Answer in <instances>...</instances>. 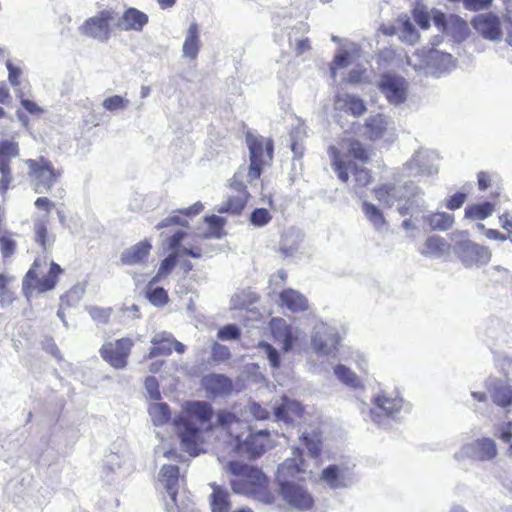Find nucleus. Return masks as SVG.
I'll list each match as a JSON object with an SVG mask.
<instances>
[{
    "label": "nucleus",
    "instance_id": "obj_49",
    "mask_svg": "<svg viewBox=\"0 0 512 512\" xmlns=\"http://www.w3.org/2000/svg\"><path fill=\"white\" fill-rule=\"evenodd\" d=\"M0 173H1L0 194H4L8 190L9 184L11 183V181L13 179L11 170H10L9 159L0 158Z\"/></svg>",
    "mask_w": 512,
    "mask_h": 512
},
{
    "label": "nucleus",
    "instance_id": "obj_9",
    "mask_svg": "<svg viewBox=\"0 0 512 512\" xmlns=\"http://www.w3.org/2000/svg\"><path fill=\"white\" fill-rule=\"evenodd\" d=\"M310 339L313 351L320 356H328L336 351L341 340L337 329L322 321L313 326Z\"/></svg>",
    "mask_w": 512,
    "mask_h": 512
},
{
    "label": "nucleus",
    "instance_id": "obj_18",
    "mask_svg": "<svg viewBox=\"0 0 512 512\" xmlns=\"http://www.w3.org/2000/svg\"><path fill=\"white\" fill-rule=\"evenodd\" d=\"M293 456L287 458L277 469L278 484L284 481H290V478H296L300 474L305 473V461L300 449L295 448L292 452Z\"/></svg>",
    "mask_w": 512,
    "mask_h": 512
},
{
    "label": "nucleus",
    "instance_id": "obj_22",
    "mask_svg": "<svg viewBox=\"0 0 512 512\" xmlns=\"http://www.w3.org/2000/svg\"><path fill=\"white\" fill-rule=\"evenodd\" d=\"M433 23L436 29L443 32H466L467 23L460 16L450 14L446 16L437 9H432Z\"/></svg>",
    "mask_w": 512,
    "mask_h": 512
},
{
    "label": "nucleus",
    "instance_id": "obj_27",
    "mask_svg": "<svg viewBox=\"0 0 512 512\" xmlns=\"http://www.w3.org/2000/svg\"><path fill=\"white\" fill-rule=\"evenodd\" d=\"M151 248L152 245L149 241H141L122 252L121 262L129 266L140 264L147 257Z\"/></svg>",
    "mask_w": 512,
    "mask_h": 512
},
{
    "label": "nucleus",
    "instance_id": "obj_31",
    "mask_svg": "<svg viewBox=\"0 0 512 512\" xmlns=\"http://www.w3.org/2000/svg\"><path fill=\"white\" fill-rule=\"evenodd\" d=\"M449 245L446 240L438 235L429 236L420 251L422 255L432 258H441L447 253Z\"/></svg>",
    "mask_w": 512,
    "mask_h": 512
},
{
    "label": "nucleus",
    "instance_id": "obj_30",
    "mask_svg": "<svg viewBox=\"0 0 512 512\" xmlns=\"http://www.w3.org/2000/svg\"><path fill=\"white\" fill-rule=\"evenodd\" d=\"M47 224L48 218L46 215L43 218L35 219L33 225L35 241L46 252L51 250L55 242V235L52 233H48Z\"/></svg>",
    "mask_w": 512,
    "mask_h": 512
},
{
    "label": "nucleus",
    "instance_id": "obj_24",
    "mask_svg": "<svg viewBox=\"0 0 512 512\" xmlns=\"http://www.w3.org/2000/svg\"><path fill=\"white\" fill-rule=\"evenodd\" d=\"M427 53V64L436 70L437 76L449 72L455 67V59L451 53L433 47Z\"/></svg>",
    "mask_w": 512,
    "mask_h": 512
},
{
    "label": "nucleus",
    "instance_id": "obj_50",
    "mask_svg": "<svg viewBox=\"0 0 512 512\" xmlns=\"http://www.w3.org/2000/svg\"><path fill=\"white\" fill-rule=\"evenodd\" d=\"M93 321L98 324H107L112 314L111 308H102L97 306H90L86 308Z\"/></svg>",
    "mask_w": 512,
    "mask_h": 512
},
{
    "label": "nucleus",
    "instance_id": "obj_64",
    "mask_svg": "<svg viewBox=\"0 0 512 512\" xmlns=\"http://www.w3.org/2000/svg\"><path fill=\"white\" fill-rule=\"evenodd\" d=\"M355 182L359 187H365L371 182V175L365 168L354 169Z\"/></svg>",
    "mask_w": 512,
    "mask_h": 512
},
{
    "label": "nucleus",
    "instance_id": "obj_11",
    "mask_svg": "<svg viewBox=\"0 0 512 512\" xmlns=\"http://www.w3.org/2000/svg\"><path fill=\"white\" fill-rule=\"evenodd\" d=\"M377 87L391 105L399 106L407 100L408 82L398 74H382Z\"/></svg>",
    "mask_w": 512,
    "mask_h": 512
},
{
    "label": "nucleus",
    "instance_id": "obj_55",
    "mask_svg": "<svg viewBox=\"0 0 512 512\" xmlns=\"http://www.w3.org/2000/svg\"><path fill=\"white\" fill-rule=\"evenodd\" d=\"M85 293V288L82 285L73 286L65 296L61 297L62 303H66L67 305H75L80 299L83 297Z\"/></svg>",
    "mask_w": 512,
    "mask_h": 512
},
{
    "label": "nucleus",
    "instance_id": "obj_58",
    "mask_svg": "<svg viewBox=\"0 0 512 512\" xmlns=\"http://www.w3.org/2000/svg\"><path fill=\"white\" fill-rule=\"evenodd\" d=\"M231 356L230 350L227 346L219 344L217 342L213 343L211 357L213 361L223 362L229 359Z\"/></svg>",
    "mask_w": 512,
    "mask_h": 512
},
{
    "label": "nucleus",
    "instance_id": "obj_35",
    "mask_svg": "<svg viewBox=\"0 0 512 512\" xmlns=\"http://www.w3.org/2000/svg\"><path fill=\"white\" fill-rule=\"evenodd\" d=\"M362 210L365 217L373 225L375 230L381 232L387 230L388 223L385 220L382 211L376 205L368 201H364L362 203Z\"/></svg>",
    "mask_w": 512,
    "mask_h": 512
},
{
    "label": "nucleus",
    "instance_id": "obj_37",
    "mask_svg": "<svg viewBox=\"0 0 512 512\" xmlns=\"http://www.w3.org/2000/svg\"><path fill=\"white\" fill-rule=\"evenodd\" d=\"M472 24L477 32H500L499 17L493 13H485L476 16Z\"/></svg>",
    "mask_w": 512,
    "mask_h": 512
},
{
    "label": "nucleus",
    "instance_id": "obj_56",
    "mask_svg": "<svg viewBox=\"0 0 512 512\" xmlns=\"http://www.w3.org/2000/svg\"><path fill=\"white\" fill-rule=\"evenodd\" d=\"M240 334V329L237 325L228 324L218 330L217 337L222 341L236 340L240 337Z\"/></svg>",
    "mask_w": 512,
    "mask_h": 512
},
{
    "label": "nucleus",
    "instance_id": "obj_25",
    "mask_svg": "<svg viewBox=\"0 0 512 512\" xmlns=\"http://www.w3.org/2000/svg\"><path fill=\"white\" fill-rule=\"evenodd\" d=\"M495 405L507 409L512 406V387L501 380H493L489 389Z\"/></svg>",
    "mask_w": 512,
    "mask_h": 512
},
{
    "label": "nucleus",
    "instance_id": "obj_23",
    "mask_svg": "<svg viewBox=\"0 0 512 512\" xmlns=\"http://www.w3.org/2000/svg\"><path fill=\"white\" fill-rule=\"evenodd\" d=\"M147 22L148 16L145 13L136 8H129L121 17L117 14L116 28L141 31Z\"/></svg>",
    "mask_w": 512,
    "mask_h": 512
},
{
    "label": "nucleus",
    "instance_id": "obj_26",
    "mask_svg": "<svg viewBox=\"0 0 512 512\" xmlns=\"http://www.w3.org/2000/svg\"><path fill=\"white\" fill-rule=\"evenodd\" d=\"M335 108L350 112L355 117L361 116L366 111L364 101L359 97L348 93L338 94L336 96Z\"/></svg>",
    "mask_w": 512,
    "mask_h": 512
},
{
    "label": "nucleus",
    "instance_id": "obj_62",
    "mask_svg": "<svg viewBox=\"0 0 512 512\" xmlns=\"http://www.w3.org/2000/svg\"><path fill=\"white\" fill-rule=\"evenodd\" d=\"M145 388L151 399L159 400L161 398L159 384L155 377L149 376L145 379Z\"/></svg>",
    "mask_w": 512,
    "mask_h": 512
},
{
    "label": "nucleus",
    "instance_id": "obj_34",
    "mask_svg": "<svg viewBox=\"0 0 512 512\" xmlns=\"http://www.w3.org/2000/svg\"><path fill=\"white\" fill-rule=\"evenodd\" d=\"M388 125V119L382 114L369 117L365 124L367 136L371 140L383 138L388 129Z\"/></svg>",
    "mask_w": 512,
    "mask_h": 512
},
{
    "label": "nucleus",
    "instance_id": "obj_44",
    "mask_svg": "<svg viewBox=\"0 0 512 512\" xmlns=\"http://www.w3.org/2000/svg\"><path fill=\"white\" fill-rule=\"evenodd\" d=\"M155 283L149 282L146 290L148 300L155 306H163L168 302L167 291L162 287H153Z\"/></svg>",
    "mask_w": 512,
    "mask_h": 512
},
{
    "label": "nucleus",
    "instance_id": "obj_47",
    "mask_svg": "<svg viewBox=\"0 0 512 512\" xmlns=\"http://www.w3.org/2000/svg\"><path fill=\"white\" fill-rule=\"evenodd\" d=\"M178 258L179 254L174 251L164 260H162L160 267L158 269V273L151 279V283H157L162 277L168 275L175 267Z\"/></svg>",
    "mask_w": 512,
    "mask_h": 512
},
{
    "label": "nucleus",
    "instance_id": "obj_10",
    "mask_svg": "<svg viewBox=\"0 0 512 512\" xmlns=\"http://www.w3.org/2000/svg\"><path fill=\"white\" fill-rule=\"evenodd\" d=\"M402 176H432L438 173V155L434 151L420 149L402 168Z\"/></svg>",
    "mask_w": 512,
    "mask_h": 512
},
{
    "label": "nucleus",
    "instance_id": "obj_59",
    "mask_svg": "<svg viewBox=\"0 0 512 512\" xmlns=\"http://www.w3.org/2000/svg\"><path fill=\"white\" fill-rule=\"evenodd\" d=\"M18 145L13 141L5 140L0 144V158L10 159L18 155Z\"/></svg>",
    "mask_w": 512,
    "mask_h": 512
},
{
    "label": "nucleus",
    "instance_id": "obj_60",
    "mask_svg": "<svg viewBox=\"0 0 512 512\" xmlns=\"http://www.w3.org/2000/svg\"><path fill=\"white\" fill-rule=\"evenodd\" d=\"M470 36V34H462V33H459V34H436L434 37H433V40L431 42V45L432 46H436V45H439L440 43H442L444 41V37L447 38V42H457V43H460L462 41H465L466 38Z\"/></svg>",
    "mask_w": 512,
    "mask_h": 512
},
{
    "label": "nucleus",
    "instance_id": "obj_7",
    "mask_svg": "<svg viewBox=\"0 0 512 512\" xmlns=\"http://www.w3.org/2000/svg\"><path fill=\"white\" fill-rule=\"evenodd\" d=\"M27 164L36 193L43 194L50 191L61 176V172L55 170L52 163L43 157L36 160L29 159Z\"/></svg>",
    "mask_w": 512,
    "mask_h": 512
},
{
    "label": "nucleus",
    "instance_id": "obj_20",
    "mask_svg": "<svg viewBox=\"0 0 512 512\" xmlns=\"http://www.w3.org/2000/svg\"><path fill=\"white\" fill-rule=\"evenodd\" d=\"M273 411L277 421L290 424L301 418L303 407L294 399L282 397L280 402L274 405Z\"/></svg>",
    "mask_w": 512,
    "mask_h": 512
},
{
    "label": "nucleus",
    "instance_id": "obj_19",
    "mask_svg": "<svg viewBox=\"0 0 512 512\" xmlns=\"http://www.w3.org/2000/svg\"><path fill=\"white\" fill-rule=\"evenodd\" d=\"M464 453L479 461H490L497 456V445L491 438H481L464 446Z\"/></svg>",
    "mask_w": 512,
    "mask_h": 512
},
{
    "label": "nucleus",
    "instance_id": "obj_28",
    "mask_svg": "<svg viewBox=\"0 0 512 512\" xmlns=\"http://www.w3.org/2000/svg\"><path fill=\"white\" fill-rule=\"evenodd\" d=\"M247 143L249 148V156L250 160H256L259 163H265V157L268 160L272 159L273 153V142L272 140H268L265 144H263L262 140H259L255 137L248 136Z\"/></svg>",
    "mask_w": 512,
    "mask_h": 512
},
{
    "label": "nucleus",
    "instance_id": "obj_17",
    "mask_svg": "<svg viewBox=\"0 0 512 512\" xmlns=\"http://www.w3.org/2000/svg\"><path fill=\"white\" fill-rule=\"evenodd\" d=\"M151 343L153 347L148 353V358H154L159 355H170L173 348L179 354L184 353L186 350V346L183 343L177 341L171 333L165 331L156 333L152 337Z\"/></svg>",
    "mask_w": 512,
    "mask_h": 512
},
{
    "label": "nucleus",
    "instance_id": "obj_41",
    "mask_svg": "<svg viewBox=\"0 0 512 512\" xmlns=\"http://www.w3.org/2000/svg\"><path fill=\"white\" fill-rule=\"evenodd\" d=\"M334 374L345 385L352 388H357L361 385L360 379L357 375L345 365L339 364L334 368Z\"/></svg>",
    "mask_w": 512,
    "mask_h": 512
},
{
    "label": "nucleus",
    "instance_id": "obj_54",
    "mask_svg": "<svg viewBox=\"0 0 512 512\" xmlns=\"http://www.w3.org/2000/svg\"><path fill=\"white\" fill-rule=\"evenodd\" d=\"M248 193L230 195L228 197V204L231 208V213L239 215L247 203Z\"/></svg>",
    "mask_w": 512,
    "mask_h": 512
},
{
    "label": "nucleus",
    "instance_id": "obj_45",
    "mask_svg": "<svg viewBox=\"0 0 512 512\" xmlns=\"http://www.w3.org/2000/svg\"><path fill=\"white\" fill-rule=\"evenodd\" d=\"M413 18L421 29L427 30L430 27V20H433L432 10L428 11L426 6L418 3L413 9Z\"/></svg>",
    "mask_w": 512,
    "mask_h": 512
},
{
    "label": "nucleus",
    "instance_id": "obj_1",
    "mask_svg": "<svg viewBox=\"0 0 512 512\" xmlns=\"http://www.w3.org/2000/svg\"><path fill=\"white\" fill-rule=\"evenodd\" d=\"M212 407L204 401L187 402L183 414L174 420L175 428L183 451L190 456L200 454L203 430L210 426Z\"/></svg>",
    "mask_w": 512,
    "mask_h": 512
},
{
    "label": "nucleus",
    "instance_id": "obj_43",
    "mask_svg": "<svg viewBox=\"0 0 512 512\" xmlns=\"http://www.w3.org/2000/svg\"><path fill=\"white\" fill-rule=\"evenodd\" d=\"M201 47V41L198 34H188L183 46V57L194 60L197 57L198 51Z\"/></svg>",
    "mask_w": 512,
    "mask_h": 512
},
{
    "label": "nucleus",
    "instance_id": "obj_36",
    "mask_svg": "<svg viewBox=\"0 0 512 512\" xmlns=\"http://www.w3.org/2000/svg\"><path fill=\"white\" fill-rule=\"evenodd\" d=\"M432 231H446L454 224V216L446 212H436L424 217Z\"/></svg>",
    "mask_w": 512,
    "mask_h": 512
},
{
    "label": "nucleus",
    "instance_id": "obj_4",
    "mask_svg": "<svg viewBox=\"0 0 512 512\" xmlns=\"http://www.w3.org/2000/svg\"><path fill=\"white\" fill-rule=\"evenodd\" d=\"M224 469L231 474L230 485L234 493L270 503L272 494L268 490V479L258 467L239 461H228Z\"/></svg>",
    "mask_w": 512,
    "mask_h": 512
},
{
    "label": "nucleus",
    "instance_id": "obj_63",
    "mask_svg": "<svg viewBox=\"0 0 512 512\" xmlns=\"http://www.w3.org/2000/svg\"><path fill=\"white\" fill-rule=\"evenodd\" d=\"M245 170L239 169L233 176L230 187L237 194L247 193L246 186L244 185L242 178L244 177Z\"/></svg>",
    "mask_w": 512,
    "mask_h": 512
},
{
    "label": "nucleus",
    "instance_id": "obj_15",
    "mask_svg": "<svg viewBox=\"0 0 512 512\" xmlns=\"http://www.w3.org/2000/svg\"><path fill=\"white\" fill-rule=\"evenodd\" d=\"M402 410H408V405L402 398L382 395L375 397L374 407L369 410V416L374 423L382 425L388 418H395Z\"/></svg>",
    "mask_w": 512,
    "mask_h": 512
},
{
    "label": "nucleus",
    "instance_id": "obj_3",
    "mask_svg": "<svg viewBox=\"0 0 512 512\" xmlns=\"http://www.w3.org/2000/svg\"><path fill=\"white\" fill-rule=\"evenodd\" d=\"M402 171L394 176V182L382 184L374 189L375 198L387 207L398 205L400 215H414L426 210L423 190L412 181L401 183Z\"/></svg>",
    "mask_w": 512,
    "mask_h": 512
},
{
    "label": "nucleus",
    "instance_id": "obj_33",
    "mask_svg": "<svg viewBox=\"0 0 512 512\" xmlns=\"http://www.w3.org/2000/svg\"><path fill=\"white\" fill-rule=\"evenodd\" d=\"M212 487L213 492L210 496L211 512H229L231 502L228 490L215 484Z\"/></svg>",
    "mask_w": 512,
    "mask_h": 512
},
{
    "label": "nucleus",
    "instance_id": "obj_21",
    "mask_svg": "<svg viewBox=\"0 0 512 512\" xmlns=\"http://www.w3.org/2000/svg\"><path fill=\"white\" fill-rule=\"evenodd\" d=\"M117 12L105 9L88 18L81 27L82 32H108L112 25L116 27Z\"/></svg>",
    "mask_w": 512,
    "mask_h": 512
},
{
    "label": "nucleus",
    "instance_id": "obj_57",
    "mask_svg": "<svg viewBox=\"0 0 512 512\" xmlns=\"http://www.w3.org/2000/svg\"><path fill=\"white\" fill-rule=\"evenodd\" d=\"M6 68L8 70V80L11 84V86L15 89L16 94L20 93V76L22 74V71L19 67H16L13 65V63L10 60L6 61Z\"/></svg>",
    "mask_w": 512,
    "mask_h": 512
},
{
    "label": "nucleus",
    "instance_id": "obj_40",
    "mask_svg": "<svg viewBox=\"0 0 512 512\" xmlns=\"http://www.w3.org/2000/svg\"><path fill=\"white\" fill-rule=\"evenodd\" d=\"M494 211V205L490 202L468 205L465 208V217L469 219L484 220Z\"/></svg>",
    "mask_w": 512,
    "mask_h": 512
},
{
    "label": "nucleus",
    "instance_id": "obj_6",
    "mask_svg": "<svg viewBox=\"0 0 512 512\" xmlns=\"http://www.w3.org/2000/svg\"><path fill=\"white\" fill-rule=\"evenodd\" d=\"M184 476L180 475L176 465H163L158 473V487L163 489L169 499L165 500L166 512H189L183 500L178 502L179 490L184 486Z\"/></svg>",
    "mask_w": 512,
    "mask_h": 512
},
{
    "label": "nucleus",
    "instance_id": "obj_42",
    "mask_svg": "<svg viewBox=\"0 0 512 512\" xmlns=\"http://www.w3.org/2000/svg\"><path fill=\"white\" fill-rule=\"evenodd\" d=\"M205 222L209 226V231L204 234L205 238L221 239L224 236L225 221L222 217L217 215L206 216Z\"/></svg>",
    "mask_w": 512,
    "mask_h": 512
},
{
    "label": "nucleus",
    "instance_id": "obj_2",
    "mask_svg": "<svg viewBox=\"0 0 512 512\" xmlns=\"http://www.w3.org/2000/svg\"><path fill=\"white\" fill-rule=\"evenodd\" d=\"M217 423L226 428L228 447L235 454L255 458L265 451L268 443L266 430L253 434L245 422L228 411L217 413Z\"/></svg>",
    "mask_w": 512,
    "mask_h": 512
},
{
    "label": "nucleus",
    "instance_id": "obj_53",
    "mask_svg": "<svg viewBox=\"0 0 512 512\" xmlns=\"http://www.w3.org/2000/svg\"><path fill=\"white\" fill-rule=\"evenodd\" d=\"M349 153L357 160L365 163L368 161V152L358 140H350L348 145Z\"/></svg>",
    "mask_w": 512,
    "mask_h": 512
},
{
    "label": "nucleus",
    "instance_id": "obj_46",
    "mask_svg": "<svg viewBox=\"0 0 512 512\" xmlns=\"http://www.w3.org/2000/svg\"><path fill=\"white\" fill-rule=\"evenodd\" d=\"M260 352L266 356L272 368L278 369L281 365V357L279 351L268 342H260L258 345Z\"/></svg>",
    "mask_w": 512,
    "mask_h": 512
},
{
    "label": "nucleus",
    "instance_id": "obj_52",
    "mask_svg": "<svg viewBox=\"0 0 512 512\" xmlns=\"http://www.w3.org/2000/svg\"><path fill=\"white\" fill-rule=\"evenodd\" d=\"M272 219L270 212L266 208H256L250 215V222L257 227L267 225Z\"/></svg>",
    "mask_w": 512,
    "mask_h": 512
},
{
    "label": "nucleus",
    "instance_id": "obj_39",
    "mask_svg": "<svg viewBox=\"0 0 512 512\" xmlns=\"http://www.w3.org/2000/svg\"><path fill=\"white\" fill-rule=\"evenodd\" d=\"M149 415L156 426L166 424L171 418L169 406L166 403H154L149 406Z\"/></svg>",
    "mask_w": 512,
    "mask_h": 512
},
{
    "label": "nucleus",
    "instance_id": "obj_16",
    "mask_svg": "<svg viewBox=\"0 0 512 512\" xmlns=\"http://www.w3.org/2000/svg\"><path fill=\"white\" fill-rule=\"evenodd\" d=\"M270 328L273 339L281 345L283 352H289L298 339V331L282 318H272Z\"/></svg>",
    "mask_w": 512,
    "mask_h": 512
},
{
    "label": "nucleus",
    "instance_id": "obj_51",
    "mask_svg": "<svg viewBox=\"0 0 512 512\" xmlns=\"http://www.w3.org/2000/svg\"><path fill=\"white\" fill-rule=\"evenodd\" d=\"M128 104H129L128 99H126L120 95H113L111 97L106 98L103 101L102 106L110 112H115L118 110L125 109L128 106Z\"/></svg>",
    "mask_w": 512,
    "mask_h": 512
},
{
    "label": "nucleus",
    "instance_id": "obj_5",
    "mask_svg": "<svg viewBox=\"0 0 512 512\" xmlns=\"http://www.w3.org/2000/svg\"><path fill=\"white\" fill-rule=\"evenodd\" d=\"M42 265H46V258H36L22 281V291L27 300L35 290L39 293L52 290L56 286L58 276L63 272L57 263L51 262L48 273L39 278L38 269Z\"/></svg>",
    "mask_w": 512,
    "mask_h": 512
},
{
    "label": "nucleus",
    "instance_id": "obj_32",
    "mask_svg": "<svg viewBox=\"0 0 512 512\" xmlns=\"http://www.w3.org/2000/svg\"><path fill=\"white\" fill-rule=\"evenodd\" d=\"M205 388L213 394L225 395L231 391L232 385L228 377L222 374H211L203 379Z\"/></svg>",
    "mask_w": 512,
    "mask_h": 512
},
{
    "label": "nucleus",
    "instance_id": "obj_48",
    "mask_svg": "<svg viewBox=\"0 0 512 512\" xmlns=\"http://www.w3.org/2000/svg\"><path fill=\"white\" fill-rule=\"evenodd\" d=\"M301 439L312 457L319 455L321 451V439L318 433L303 432Z\"/></svg>",
    "mask_w": 512,
    "mask_h": 512
},
{
    "label": "nucleus",
    "instance_id": "obj_38",
    "mask_svg": "<svg viewBox=\"0 0 512 512\" xmlns=\"http://www.w3.org/2000/svg\"><path fill=\"white\" fill-rule=\"evenodd\" d=\"M328 154L331 158V165L339 180L346 183L349 179L348 166L341 157V153L335 146L328 148Z\"/></svg>",
    "mask_w": 512,
    "mask_h": 512
},
{
    "label": "nucleus",
    "instance_id": "obj_14",
    "mask_svg": "<svg viewBox=\"0 0 512 512\" xmlns=\"http://www.w3.org/2000/svg\"><path fill=\"white\" fill-rule=\"evenodd\" d=\"M455 253L466 267L486 265L492 256L488 247L471 240L457 242L455 244Z\"/></svg>",
    "mask_w": 512,
    "mask_h": 512
},
{
    "label": "nucleus",
    "instance_id": "obj_8",
    "mask_svg": "<svg viewBox=\"0 0 512 512\" xmlns=\"http://www.w3.org/2000/svg\"><path fill=\"white\" fill-rule=\"evenodd\" d=\"M320 481L332 490L349 489L358 482L353 467L347 464H330L320 473Z\"/></svg>",
    "mask_w": 512,
    "mask_h": 512
},
{
    "label": "nucleus",
    "instance_id": "obj_12",
    "mask_svg": "<svg viewBox=\"0 0 512 512\" xmlns=\"http://www.w3.org/2000/svg\"><path fill=\"white\" fill-rule=\"evenodd\" d=\"M134 342L124 337L116 341L105 342L100 348V355L104 361L115 369H124L128 364V357Z\"/></svg>",
    "mask_w": 512,
    "mask_h": 512
},
{
    "label": "nucleus",
    "instance_id": "obj_13",
    "mask_svg": "<svg viewBox=\"0 0 512 512\" xmlns=\"http://www.w3.org/2000/svg\"><path fill=\"white\" fill-rule=\"evenodd\" d=\"M278 492L282 499L294 509L307 511L314 506L313 496L307 488L293 481L281 482Z\"/></svg>",
    "mask_w": 512,
    "mask_h": 512
},
{
    "label": "nucleus",
    "instance_id": "obj_61",
    "mask_svg": "<svg viewBox=\"0 0 512 512\" xmlns=\"http://www.w3.org/2000/svg\"><path fill=\"white\" fill-rule=\"evenodd\" d=\"M350 64V54L347 51L338 52L333 60V63L330 67L331 74L335 77V70L337 68H343Z\"/></svg>",
    "mask_w": 512,
    "mask_h": 512
},
{
    "label": "nucleus",
    "instance_id": "obj_29",
    "mask_svg": "<svg viewBox=\"0 0 512 512\" xmlns=\"http://www.w3.org/2000/svg\"><path fill=\"white\" fill-rule=\"evenodd\" d=\"M281 305L292 312H302L308 309V300L299 291L294 289H285L280 295Z\"/></svg>",
    "mask_w": 512,
    "mask_h": 512
}]
</instances>
